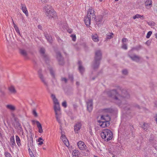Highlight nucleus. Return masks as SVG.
Returning <instances> with one entry per match:
<instances>
[{"label": "nucleus", "mask_w": 157, "mask_h": 157, "mask_svg": "<svg viewBox=\"0 0 157 157\" xmlns=\"http://www.w3.org/2000/svg\"><path fill=\"white\" fill-rule=\"evenodd\" d=\"M107 93L109 97L113 98L115 103L119 106L121 103H124L123 101L125 99H128L130 98L129 95L125 90H122L121 95L119 94L115 89L109 90Z\"/></svg>", "instance_id": "f257e3e1"}, {"label": "nucleus", "mask_w": 157, "mask_h": 157, "mask_svg": "<svg viewBox=\"0 0 157 157\" xmlns=\"http://www.w3.org/2000/svg\"><path fill=\"white\" fill-rule=\"evenodd\" d=\"M101 58L102 53L101 50H98L96 51L95 52L94 61L92 66L94 69H97L99 67Z\"/></svg>", "instance_id": "f03ea898"}, {"label": "nucleus", "mask_w": 157, "mask_h": 157, "mask_svg": "<svg viewBox=\"0 0 157 157\" xmlns=\"http://www.w3.org/2000/svg\"><path fill=\"white\" fill-rule=\"evenodd\" d=\"M102 138L107 142L111 140L113 136V133L110 130L106 129L101 133Z\"/></svg>", "instance_id": "7ed1b4c3"}, {"label": "nucleus", "mask_w": 157, "mask_h": 157, "mask_svg": "<svg viewBox=\"0 0 157 157\" xmlns=\"http://www.w3.org/2000/svg\"><path fill=\"white\" fill-rule=\"evenodd\" d=\"M44 9L46 11V15L48 18H55L56 17V12L52 9L51 6L47 5L44 7Z\"/></svg>", "instance_id": "20e7f679"}, {"label": "nucleus", "mask_w": 157, "mask_h": 157, "mask_svg": "<svg viewBox=\"0 0 157 157\" xmlns=\"http://www.w3.org/2000/svg\"><path fill=\"white\" fill-rule=\"evenodd\" d=\"M54 109L55 113V117L56 121L59 124H61L60 118L61 117V113L59 105H54Z\"/></svg>", "instance_id": "39448f33"}, {"label": "nucleus", "mask_w": 157, "mask_h": 157, "mask_svg": "<svg viewBox=\"0 0 157 157\" xmlns=\"http://www.w3.org/2000/svg\"><path fill=\"white\" fill-rule=\"evenodd\" d=\"M40 52L43 59L47 64L49 62V59L48 56L45 53V49L43 48H41L40 50Z\"/></svg>", "instance_id": "423d86ee"}, {"label": "nucleus", "mask_w": 157, "mask_h": 157, "mask_svg": "<svg viewBox=\"0 0 157 157\" xmlns=\"http://www.w3.org/2000/svg\"><path fill=\"white\" fill-rule=\"evenodd\" d=\"M38 75L39 78H40L41 82L45 86H48L47 82L46 81L45 78L42 73V70L40 69L38 71Z\"/></svg>", "instance_id": "0eeeda50"}, {"label": "nucleus", "mask_w": 157, "mask_h": 157, "mask_svg": "<svg viewBox=\"0 0 157 157\" xmlns=\"http://www.w3.org/2000/svg\"><path fill=\"white\" fill-rule=\"evenodd\" d=\"M128 56L132 61L137 63H139L140 60H143L142 58L135 54H134L133 55H131L128 54Z\"/></svg>", "instance_id": "6e6552de"}, {"label": "nucleus", "mask_w": 157, "mask_h": 157, "mask_svg": "<svg viewBox=\"0 0 157 157\" xmlns=\"http://www.w3.org/2000/svg\"><path fill=\"white\" fill-rule=\"evenodd\" d=\"M13 125L16 129L18 132H23V129L21 124L19 122L14 123L13 124Z\"/></svg>", "instance_id": "1a4fd4ad"}, {"label": "nucleus", "mask_w": 157, "mask_h": 157, "mask_svg": "<svg viewBox=\"0 0 157 157\" xmlns=\"http://www.w3.org/2000/svg\"><path fill=\"white\" fill-rule=\"evenodd\" d=\"M125 104L126 105V106L124 107V108L125 110H129L130 108L132 107H135L139 109H141V107L139 105L135 103L133 104L132 105L128 104L127 103H125Z\"/></svg>", "instance_id": "9d476101"}, {"label": "nucleus", "mask_w": 157, "mask_h": 157, "mask_svg": "<svg viewBox=\"0 0 157 157\" xmlns=\"http://www.w3.org/2000/svg\"><path fill=\"white\" fill-rule=\"evenodd\" d=\"M57 58L59 65H63L64 64L63 59L61 53L59 52L57 53Z\"/></svg>", "instance_id": "9b49d317"}, {"label": "nucleus", "mask_w": 157, "mask_h": 157, "mask_svg": "<svg viewBox=\"0 0 157 157\" xmlns=\"http://www.w3.org/2000/svg\"><path fill=\"white\" fill-rule=\"evenodd\" d=\"M86 104L87 110L89 112H91L93 109V100L92 99L89 100L86 102Z\"/></svg>", "instance_id": "f8f14e48"}, {"label": "nucleus", "mask_w": 157, "mask_h": 157, "mask_svg": "<svg viewBox=\"0 0 157 157\" xmlns=\"http://www.w3.org/2000/svg\"><path fill=\"white\" fill-rule=\"evenodd\" d=\"M103 16L102 15L98 16L96 19V23L98 26L102 24Z\"/></svg>", "instance_id": "ddd939ff"}, {"label": "nucleus", "mask_w": 157, "mask_h": 157, "mask_svg": "<svg viewBox=\"0 0 157 157\" xmlns=\"http://www.w3.org/2000/svg\"><path fill=\"white\" fill-rule=\"evenodd\" d=\"M94 11L92 8H89V11L87 13V14L89 13L90 17V19L92 18L93 20H95V15L94 13Z\"/></svg>", "instance_id": "4468645a"}, {"label": "nucleus", "mask_w": 157, "mask_h": 157, "mask_svg": "<svg viewBox=\"0 0 157 157\" xmlns=\"http://www.w3.org/2000/svg\"><path fill=\"white\" fill-rule=\"evenodd\" d=\"M48 70H49L51 76L53 78H55V71L54 68L51 66H49L48 67Z\"/></svg>", "instance_id": "2eb2a0df"}, {"label": "nucleus", "mask_w": 157, "mask_h": 157, "mask_svg": "<svg viewBox=\"0 0 157 157\" xmlns=\"http://www.w3.org/2000/svg\"><path fill=\"white\" fill-rule=\"evenodd\" d=\"M89 13L87 14V17L84 18V22L86 26H89L90 24V17H89Z\"/></svg>", "instance_id": "dca6fc26"}, {"label": "nucleus", "mask_w": 157, "mask_h": 157, "mask_svg": "<svg viewBox=\"0 0 157 157\" xmlns=\"http://www.w3.org/2000/svg\"><path fill=\"white\" fill-rule=\"evenodd\" d=\"M44 34L47 41L50 44H52L53 42V40L52 36L48 34L47 33H44Z\"/></svg>", "instance_id": "f3484780"}, {"label": "nucleus", "mask_w": 157, "mask_h": 157, "mask_svg": "<svg viewBox=\"0 0 157 157\" xmlns=\"http://www.w3.org/2000/svg\"><path fill=\"white\" fill-rule=\"evenodd\" d=\"M78 146L79 148L81 150H84L85 149L86 146L84 143L81 141L78 143Z\"/></svg>", "instance_id": "a211bd4d"}, {"label": "nucleus", "mask_w": 157, "mask_h": 157, "mask_svg": "<svg viewBox=\"0 0 157 157\" xmlns=\"http://www.w3.org/2000/svg\"><path fill=\"white\" fill-rule=\"evenodd\" d=\"M82 126L81 122H78L74 126V130L75 132L78 133V131L80 129Z\"/></svg>", "instance_id": "6ab92c4d"}, {"label": "nucleus", "mask_w": 157, "mask_h": 157, "mask_svg": "<svg viewBox=\"0 0 157 157\" xmlns=\"http://www.w3.org/2000/svg\"><path fill=\"white\" fill-rule=\"evenodd\" d=\"M60 138L61 139H62V141L65 143L66 146L68 147L69 145V144L66 136L64 135H62Z\"/></svg>", "instance_id": "aec40b11"}, {"label": "nucleus", "mask_w": 157, "mask_h": 157, "mask_svg": "<svg viewBox=\"0 0 157 157\" xmlns=\"http://www.w3.org/2000/svg\"><path fill=\"white\" fill-rule=\"evenodd\" d=\"M78 64L79 65L78 70L80 73L82 74L84 73L85 70L84 68L82 65V62L81 61H79L78 62Z\"/></svg>", "instance_id": "412c9836"}, {"label": "nucleus", "mask_w": 157, "mask_h": 157, "mask_svg": "<svg viewBox=\"0 0 157 157\" xmlns=\"http://www.w3.org/2000/svg\"><path fill=\"white\" fill-rule=\"evenodd\" d=\"M8 89L10 93L12 94H15L17 93V91L15 87L13 85H11L8 87Z\"/></svg>", "instance_id": "4be33fe9"}, {"label": "nucleus", "mask_w": 157, "mask_h": 157, "mask_svg": "<svg viewBox=\"0 0 157 157\" xmlns=\"http://www.w3.org/2000/svg\"><path fill=\"white\" fill-rule=\"evenodd\" d=\"M20 52L21 55L23 56L25 59H27L28 54L26 51L23 49H20Z\"/></svg>", "instance_id": "5701e85b"}, {"label": "nucleus", "mask_w": 157, "mask_h": 157, "mask_svg": "<svg viewBox=\"0 0 157 157\" xmlns=\"http://www.w3.org/2000/svg\"><path fill=\"white\" fill-rule=\"evenodd\" d=\"M21 6L22 11L27 16L28 15V13L25 6L21 4Z\"/></svg>", "instance_id": "b1692460"}, {"label": "nucleus", "mask_w": 157, "mask_h": 157, "mask_svg": "<svg viewBox=\"0 0 157 157\" xmlns=\"http://www.w3.org/2000/svg\"><path fill=\"white\" fill-rule=\"evenodd\" d=\"M101 119L104 121H110L111 118L107 114L105 115H102L101 116Z\"/></svg>", "instance_id": "393cba45"}, {"label": "nucleus", "mask_w": 157, "mask_h": 157, "mask_svg": "<svg viewBox=\"0 0 157 157\" xmlns=\"http://www.w3.org/2000/svg\"><path fill=\"white\" fill-rule=\"evenodd\" d=\"M36 124H37V127L38 128V132L40 133H41L43 132V130L42 129V127L41 124L38 121H36Z\"/></svg>", "instance_id": "a878e982"}, {"label": "nucleus", "mask_w": 157, "mask_h": 157, "mask_svg": "<svg viewBox=\"0 0 157 157\" xmlns=\"http://www.w3.org/2000/svg\"><path fill=\"white\" fill-rule=\"evenodd\" d=\"M113 34L111 33H109L106 34V40H110L113 37Z\"/></svg>", "instance_id": "bb28decb"}, {"label": "nucleus", "mask_w": 157, "mask_h": 157, "mask_svg": "<svg viewBox=\"0 0 157 157\" xmlns=\"http://www.w3.org/2000/svg\"><path fill=\"white\" fill-rule=\"evenodd\" d=\"M16 139L17 144L19 147L21 145V144L20 143L21 140L19 137L17 135L16 136Z\"/></svg>", "instance_id": "cd10ccee"}, {"label": "nucleus", "mask_w": 157, "mask_h": 157, "mask_svg": "<svg viewBox=\"0 0 157 157\" xmlns=\"http://www.w3.org/2000/svg\"><path fill=\"white\" fill-rule=\"evenodd\" d=\"M10 142L12 144V147L14 146L15 144L14 136H11L10 138Z\"/></svg>", "instance_id": "c85d7f7f"}, {"label": "nucleus", "mask_w": 157, "mask_h": 157, "mask_svg": "<svg viewBox=\"0 0 157 157\" xmlns=\"http://www.w3.org/2000/svg\"><path fill=\"white\" fill-rule=\"evenodd\" d=\"M152 2L151 0H146L145 2V4L146 6H152Z\"/></svg>", "instance_id": "c756f323"}, {"label": "nucleus", "mask_w": 157, "mask_h": 157, "mask_svg": "<svg viewBox=\"0 0 157 157\" xmlns=\"http://www.w3.org/2000/svg\"><path fill=\"white\" fill-rule=\"evenodd\" d=\"M98 121L100 125L102 127L105 128L106 127L105 125V121Z\"/></svg>", "instance_id": "7c9ffc66"}, {"label": "nucleus", "mask_w": 157, "mask_h": 157, "mask_svg": "<svg viewBox=\"0 0 157 157\" xmlns=\"http://www.w3.org/2000/svg\"><path fill=\"white\" fill-rule=\"evenodd\" d=\"M142 48V46L140 45H138L135 47L132 48V49L131 50L133 51V50H136V51H138Z\"/></svg>", "instance_id": "2f4dec72"}, {"label": "nucleus", "mask_w": 157, "mask_h": 157, "mask_svg": "<svg viewBox=\"0 0 157 157\" xmlns=\"http://www.w3.org/2000/svg\"><path fill=\"white\" fill-rule=\"evenodd\" d=\"M149 125L147 123H144L142 126V128L145 131H147Z\"/></svg>", "instance_id": "473e14b6"}, {"label": "nucleus", "mask_w": 157, "mask_h": 157, "mask_svg": "<svg viewBox=\"0 0 157 157\" xmlns=\"http://www.w3.org/2000/svg\"><path fill=\"white\" fill-rule=\"evenodd\" d=\"M92 40L94 42H98L99 41L98 37L97 35H93L92 36Z\"/></svg>", "instance_id": "72a5a7b5"}, {"label": "nucleus", "mask_w": 157, "mask_h": 157, "mask_svg": "<svg viewBox=\"0 0 157 157\" xmlns=\"http://www.w3.org/2000/svg\"><path fill=\"white\" fill-rule=\"evenodd\" d=\"M28 148L30 147L34 146L33 144V140H29L28 141V143L27 144Z\"/></svg>", "instance_id": "f704fd0d"}, {"label": "nucleus", "mask_w": 157, "mask_h": 157, "mask_svg": "<svg viewBox=\"0 0 157 157\" xmlns=\"http://www.w3.org/2000/svg\"><path fill=\"white\" fill-rule=\"evenodd\" d=\"M14 29L17 33L21 36H22L20 34L18 27L16 25H14Z\"/></svg>", "instance_id": "c9c22d12"}, {"label": "nucleus", "mask_w": 157, "mask_h": 157, "mask_svg": "<svg viewBox=\"0 0 157 157\" xmlns=\"http://www.w3.org/2000/svg\"><path fill=\"white\" fill-rule=\"evenodd\" d=\"M7 107L11 110H15V107L12 105H7Z\"/></svg>", "instance_id": "e433bc0d"}, {"label": "nucleus", "mask_w": 157, "mask_h": 157, "mask_svg": "<svg viewBox=\"0 0 157 157\" xmlns=\"http://www.w3.org/2000/svg\"><path fill=\"white\" fill-rule=\"evenodd\" d=\"M122 74L124 75H127L128 74V72L127 69H124L122 70Z\"/></svg>", "instance_id": "4c0bfd02"}, {"label": "nucleus", "mask_w": 157, "mask_h": 157, "mask_svg": "<svg viewBox=\"0 0 157 157\" xmlns=\"http://www.w3.org/2000/svg\"><path fill=\"white\" fill-rule=\"evenodd\" d=\"M140 17H143V16H141V15H140L139 14H137L134 16L133 17V19H135L136 18H140Z\"/></svg>", "instance_id": "58836bf2"}, {"label": "nucleus", "mask_w": 157, "mask_h": 157, "mask_svg": "<svg viewBox=\"0 0 157 157\" xmlns=\"http://www.w3.org/2000/svg\"><path fill=\"white\" fill-rule=\"evenodd\" d=\"M152 33V32L151 31H149L146 35V38H149Z\"/></svg>", "instance_id": "ea45409f"}, {"label": "nucleus", "mask_w": 157, "mask_h": 157, "mask_svg": "<svg viewBox=\"0 0 157 157\" xmlns=\"http://www.w3.org/2000/svg\"><path fill=\"white\" fill-rule=\"evenodd\" d=\"M62 105L64 108H66L67 106V103L66 101H65L62 103Z\"/></svg>", "instance_id": "a19ab883"}, {"label": "nucleus", "mask_w": 157, "mask_h": 157, "mask_svg": "<svg viewBox=\"0 0 157 157\" xmlns=\"http://www.w3.org/2000/svg\"><path fill=\"white\" fill-rule=\"evenodd\" d=\"M5 155L6 157H11V154L8 152H6L5 153Z\"/></svg>", "instance_id": "79ce46f5"}, {"label": "nucleus", "mask_w": 157, "mask_h": 157, "mask_svg": "<svg viewBox=\"0 0 157 157\" xmlns=\"http://www.w3.org/2000/svg\"><path fill=\"white\" fill-rule=\"evenodd\" d=\"M13 119H14V121L15 122V123H17V122H19V120L18 119V118L17 117H15L14 116V115H13Z\"/></svg>", "instance_id": "37998d69"}, {"label": "nucleus", "mask_w": 157, "mask_h": 157, "mask_svg": "<svg viewBox=\"0 0 157 157\" xmlns=\"http://www.w3.org/2000/svg\"><path fill=\"white\" fill-rule=\"evenodd\" d=\"M122 48L125 50H127V46L126 44L123 43L122 47Z\"/></svg>", "instance_id": "c03bdc74"}, {"label": "nucleus", "mask_w": 157, "mask_h": 157, "mask_svg": "<svg viewBox=\"0 0 157 157\" xmlns=\"http://www.w3.org/2000/svg\"><path fill=\"white\" fill-rule=\"evenodd\" d=\"M71 36L72 37L73 41H75L76 40V37L75 35L72 34L71 35Z\"/></svg>", "instance_id": "a18cd8bd"}, {"label": "nucleus", "mask_w": 157, "mask_h": 157, "mask_svg": "<svg viewBox=\"0 0 157 157\" xmlns=\"http://www.w3.org/2000/svg\"><path fill=\"white\" fill-rule=\"evenodd\" d=\"M33 113L35 117H37V113L35 109L33 110Z\"/></svg>", "instance_id": "49530a36"}, {"label": "nucleus", "mask_w": 157, "mask_h": 157, "mask_svg": "<svg viewBox=\"0 0 157 157\" xmlns=\"http://www.w3.org/2000/svg\"><path fill=\"white\" fill-rule=\"evenodd\" d=\"M54 105H59V103L58 101V100L57 98L56 99L54 100H53Z\"/></svg>", "instance_id": "de8ad7c7"}, {"label": "nucleus", "mask_w": 157, "mask_h": 157, "mask_svg": "<svg viewBox=\"0 0 157 157\" xmlns=\"http://www.w3.org/2000/svg\"><path fill=\"white\" fill-rule=\"evenodd\" d=\"M105 121V125H106V127L109 126L110 124L109 122L110 121Z\"/></svg>", "instance_id": "09e8293b"}, {"label": "nucleus", "mask_w": 157, "mask_h": 157, "mask_svg": "<svg viewBox=\"0 0 157 157\" xmlns=\"http://www.w3.org/2000/svg\"><path fill=\"white\" fill-rule=\"evenodd\" d=\"M28 148V151L29 155L30 156H32V155H33V154L31 151V149H30V147Z\"/></svg>", "instance_id": "8fccbe9b"}, {"label": "nucleus", "mask_w": 157, "mask_h": 157, "mask_svg": "<svg viewBox=\"0 0 157 157\" xmlns=\"http://www.w3.org/2000/svg\"><path fill=\"white\" fill-rule=\"evenodd\" d=\"M61 80L62 81H64L65 83L67 82V79L65 78H62Z\"/></svg>", "instance_id": "3c124183"}, {"label": "nucleus", "mask_w": 157, "mask_h": 157, "mask_svg": "<svg viewBox=\"0 0 157 157\" xmlns=\"http://www.w3.org/2000/svg\"><path fill=\"white\" fill-rule=\"evenodd\" d=\"M0 92L1 93L2 96H4L6 94L5 92L1 89H0Z\"/></svg>", "instance_id": "603ef678"}, {"label": "nucleus", "mask_w": 157, "mask_h": 157, "mask_svg": "<svg viewBox=\"0 0 157 157\" xmlns=\"http://www.w3.org/2000/svg\"><path fill=\"white\" fill-rule=\"evenodd\" d=\"M69 78L70 79V80L72 81L73 80L74 78L73 76L72 75H69L68 76Z\"/></svg>", "instance_id": "864d4df0"}, {"label": "nucleus", "mask_w": 157, "mask_h": 157, "mask_svg": "<svg viewBox=\"0 0 157 157\" xmlns=\"http://www.w3.org/2000/svg\"><path fill=\"white\" fill-rule=\"evenodd\" d=\"M33 63L35 68H36L37 66V62L35 60H34L33 61Z\"/></svg>", "instance_id": "5fc2aeb1"}, {"label": "nucleus", "mask_w": 157, "mask_h": 157, "mask_svg": "<svg viewBox=\"0 0 157 157\" xmlns=\"http://www.w3.org/2000/svg\"><path fill=\"white\" fill-rule=\"evenodd\" d=\"M51 97H52V100H54L55 99H56V97L55 95L54 94H52L51 95Z\"/></svg>", "instance_id": "6e6d98bb"}, {"label": "nucleus", "mask_w": 157, "mask_h": 157, "mask_svg": "<svg viewBox=\"0 0 157 157\" xmlns=\"http://www.w3.org/2000/svg\"><path fill=\"white\" fill-rule=\"evenodd\" d=\"M128 41V40L126 38H124L122 39V43H124V42H125Z\"/></svg>", "instance_id": "4d7b16f0"}, {"label": "nucleus", "mask_w": 157, "mask_h": 157, "mask_svg": "<svg viewBox=\"0 0 157 157\" xmlns=\"http://www.w3.org/2000/svg\"><path fill=\"white\" fill-rule=\"evenodd\" d=\"M151 43V41L150 40H148L146 41L145 44L148 45H149Z\"/></svg>", "instance_id": "13d9d810"}, {"label": "nucleus", "mask_w": 157, "mask_h": 157, "mask_svg": "<svg viewBox=\"0 0 157 157\" xmlns=\"http://www.w3.org/2000/svg\"><path fill=\"white\" fill-rule=\"evenodd\" d=\"M29 132H30L31 133L30 135L29 136L30 139V140H33V136H32V134L31 133V131H30Z\"/></svg>", "instance_id": "bf43d9fd"}, {"label": "nucleus", "mask_w": 157, "mask_h": 157, "mask_svg": "<svg viewBox=\"0 0 157 157\" xmlns=\"http://www.w3.org/2000/svg\"><path fill=\"white\" fill-rule=\"evenodd\" d=\"M38 141L39 142L38 144V145H41L43 144V141L42 140V141Z\"/></svg>", "instance_id": "052dcab7"}, {"label": "nucleus", "mask_w": 157, "mask_h": 157, "mask_svg": "<svg viewBox=\"0 0 157 157\" xmlns=\"http://www.w3.org/2000/svg\"><path fill=\"white\" fill-rule=\"evenodd\" d=\"M73 106L74 108L75 109H76L77 107V105L75 104H73Z\"/></svg>", "instance_id": "680f3d73"}, {"label": "nucleus", "mask_w": 157, "mask_h": 157, "mask_svg": "<svg viewBox=\"0 0 157 157\" xmlns=\"http://www.w3.org/2000/svg\"><path fill=\"white\" fill-rule=\"evenodd\" d=\"M31 147V149H32V150L33 151L34 150V149H35V147L34 146H31L30 147Z\"/></svg>", "instance_id": "e2e57ef3"}, {"label": "nucleus", "mask_w": 157, "mask_h": 157, "mask_svg": "<svg viewBox=\"0 0 157 157\" xmlns=\"http://www.w3.org/2000/svg\"><path fill=\"white\" fill-rule=\"evenodd\" d=\"M42 140L43 141L44 140L42 139V138L41 137H40L38 138V141H42Z\"/></svg>", "instance_id": "0e129e2a"}, {"label": "nucleus", "mask_w": 157, "mask_h": 157, "mask_svg": "<svg viewBox=\"0 0 157 157\" xmlns=\"http://www.w3.org/2000/svg\"><path fill=\"white\" fill-rule=\"evenodd\" d=\"M38 28L39 29H41L42 26L40 25H39L38 26Z\"/></svg>", "instance_id": "69168bd1"}, {"label": "nucleus", "mask_w": 157, "mask_h": 157, "mask_svg": "<svg viewBox=\"0 0 157 157\" xmlns=\"http://www.w3.org/2000/svg\"><path fill=\"white\" fill-rule=\"evenodd\" d=\"M43 2L46 3L47 2V0H41Z\"/></svg>", "instance_id": "338daca9"}, {"label": "nucleus", "mask_w": 157, "mask_h": 157, "mask_svg": "<svg viewBox=\"0 0 157 157\" xmlns=\"http://www.w3.org/2000/svg\"><path fill=\"white\" fill-rule=\"evenodd\" d=\"M155 118V121H156V123H157V114L156 115Z\"/></svg>", "instance_id": "774afa93"}]
</instances>
